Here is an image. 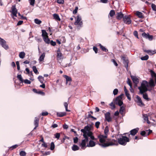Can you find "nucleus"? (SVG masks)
<instances>
[{
	"instance_id": "nucleus-1",
	"label": "nucleus",
	"mask_w": 156,
	"mask_h": 156,
	"mask_svg": "<svg viewBox=\"0 0 156 156\" xmlns=\"http://www.w3.org/2000/svg\"><path fill=\"white\" fill-rule=\"evenodd\" d=\"M81 131L83 133V136L84 138L80 144L81 148L84 150L86 147H92L94 146L96 143L93 140H96V139L93 135L92 132L89 130V127L88 126H86L84 129L81 130Z\"/></svg>"
},
{
	"instance_id": "nucleus-2",
	"label": "nucleus",
	"mask_w": 156,
	"mask_h": 156,
	"mask_svg": "<svg viewBox=\"0 0 156 156\" xmlns=\"http://www.w3.org/2000/svg\"><path fill=\"white\" fill-rule=\"evenodd\" d=\"M109 132V128L106 126L104 130L105 135L100 134L98 136L100 143L99 145L101 147L105 148L114 145H118V141L114 139H109L107 138L108 134Z\"/></svg>"
},
{
	"instance_id": "nucleus-3",
	"label": "nucleus",
	"mask_w": 156,
	"mask_h": 156,
	"mask_svg": "<svg viewBox=\"0 0 156 156\" xmlns=\"http://www.w3.org/2000/svg\"><path fill=\"white\" fill-rule=\"evenodd\" d=\"M148 87L147 82L146 81L144 80L142 83L141 86L138 88L140 90V93L143 94L144 98L146 100L149 99L147 94H144V93L148 90Z\"/></svg>"
},
{
	"instance_id": "nucleus-4",
	"label": "nucleus",
	"mask_w": 156,
	"mask_h": 156,
	"mask_svg": "<svg viewBox=\"0 0 156 156\" xmlns=\"http://www.w3.org/2000/svg\"><path fill=\"white\" fill-rule=\"evenodd\" d=\"M129 141V139L126 136H122V137L118 139L119 143L121 145H125L127 142Z\"/></svg>"
},
{
	"instance_id": "nucleus-5",
	"label": "nucleus",
	"mask_w": 156,
	"mask_h": 156,
	"mask_svg": "<svg viewBox=\"0 0 156 156\" xmlns=\"http://www.w3.org/2000/svg\"><path fill=\"white\" fill-rule=\"evenodd\" d=\"M81 20V16L79 15H78L77 16L76 21L74 23V24L76 25H77V28L78 29H80L83 27V23Z\"/></svg>"
},
{
	"instance_id": "nucleus-6",
	"label": "nucleus",
	"mask_w": 156,
	"mask_h": 156,
	"mask_svg": "<svg viewBox=\"0 0 156 156\" xmlns=\"http://www.w3.org/2000/svg\"><path fill=\"white\" fill-rule=\"evenodd\" d=\"M123 94H122L119 96L117 97L114 100V103L120 106H122V105L123 104V102L122 101Z\"/></svg>"
},
{
	"instance_id": "nucleus-7",
	"label": "nucleus",
	"mask_w": 156,
	"mask_h": 156,
	"mask_svg": "<svg viewBox=\"0 0 156 156\" xmlns=\"http://www.w3.org/2000/svg\"><path fill=\"white\" fill-rule=\"evenodd\" d=\"M123 20L124 23L127 24H129L131 23V20L130 15L124 16L123 17Z\"/></svg>"
},
{
	"instance_id": "nucleus-8",
	"label": "nucleus",
	"mask_w": 156,
	"mask_h": 156,
	"mask_svg": "<svg viewBox=\"0 0 156 156\" xmlns=\"http://www.w3.org/2000/svg\"><path fill=\"white\" fill-rule=\"evenodd\" d=\"M0 44L6 50L9 48L8 46L6 44V41L0 37Z\"/></svg>"
},
{
	"instance_id": "nucleus-9",
	"label": "nucleus",
	"mask_w": 156,
	"mask_h": 156,
	"mask_svg": "<svg viewBox=\"0 0 156 156\" xmlns=\"http://www.w3.org/2000/svg\"><path fill=\"white\" fill-rule=\"evenodd\" d=\"M121 59L123 61L124 64L125 65V67L127 69L128 67L129 61L127 58L124 56H122Z\"/></svg>"
},
{
	"instance_id": "nucleus-10",
	"label": "nucleus",
	"mask_w": 156,
	"mask_h": 156,
	"mask_svg": "<svg viewBox=\"0 0 156 156\" xmlns=\"http://www.w3.org/2000/svg\"><path fill=\"white\" fill-rule=\"evenodd\" d=\"M105 120L107 122H109L112 121V118L110 116V113L109 112H108L105 114Z\"/></svg>"
},
{
	"instance_id": "nucleus-11",
	"label": "nucleus",
	"mask_w": 156,
	"mask_h": 156,
	"mask_svg": "<svg viewBox=\"0 0 156 156\" xmlns=\"http://www.w3.org/2000/svg\"><path fill=\"white\" fill-rule=\"evenodd\" d=\"M63 56L61 52L60 49H58L57 51V59L58 60H60L63 59Z\"/></svg>"
},
{
	"instance_id": "nucleus-12",
	"label": "nucleus",
	"mask_w": 156,
	"mask_h": 156,
	"mask_svg": "<svg viewBox=\"0 0 156 156\" xmlns=\"http://www.w3.org/2000/svg\"><path fill=\"white\" fill-rule=\"evenodd\" d=\"M11 9L12 10V13L13 15L16 17H17V16L16 14L17 13V10L16 8V6L12 5L11 7Z\"/></svg>"
},
{
	"instance_id": "nucleus-13",
	"label": "nucleus",
	"mask_w": 156,
	"mask_h": 156,
	"mask_svg": "<svg viewBox=\"0 0 156 156\" xmlns=\"http://www.w3.org/2000/svg\"><path fill=\"white\" fill-rule=\"evenodd\" d=\"M139 130L138 128H136L132 129L130 131V134L132 135H135L138 132Z\"/></svg>"
},
{
	"instance_id": "nucleus-14",
	"label": "nucleus",
	"mask_w": 156,
	"mask_h": 156,
	"mask_svg": "<svg viewBox=\"0 0 156 156\" xmlns=\"http://www.w3.org/2000/svg\"><path fill=\"white\" fill-rule=\"evenodd\" d=\"M123 14L122 12H118L117 13V16L116 18L119 20H121L123 17Z\"/></svg>"
},
{
	"instance_id": "nucleus-15",
	"label": "nucleus",
	"mask_w": 156,
	"mask_h": 156,
	"mask_svg": "<svg viewBox=\"0 0 156 156\" xmlns=\"http://www.w3.org/2000/svg\"><path fill=\"white\" fill-rule=\"evenodd\" d=\"M131 77L134 83H135L136 84L138 83L139 80L136 76H131Z\"/></svg>"
},
{
	"instance_id": "nucleus-16",
	"label": "nucleus",
	"mask_w": 156,
	"mask_h": 156,
	"mask_svg": "<svg viewBox=\"0 0 156 156\" xmlns=\"http://www.w3.org/2000/svg\"><path fill=\"white\" fill-rule=\"evenodd\" d=\"M145 52L147 53L150 55H152L156 53V52L155 51H152L151 50H144Z\"/></svg>"
},
{
	"instance_id": "nucleus-17",
	"label": "nucleus",
	"mask_w": 156,
	"mask_h": 156,
	"mask_svg": "<svg viewBox=\"0 0 156 156\" xmlns=\"http://www.w3.org/2000/svg\"><path fill=\"white\" fill-rule=\"evenodd\" d=\"M148 85L151 87H154L155 86L154 82L152 79L150 80L148 83Z\"/></svg>"
},
{
	"instance_id": "nucleus-18",
	"label": "nucleus",
	"mask_w": 156,
	"mask_h": 156,
	"mask_svg": "<svg viewBox=\"0 0 156 156\" xmlns=\"http://www.w3.org/2000/svg\"><path fill=\"white\" fill-rule=\"evenodd\" d=\"M143 116L144 119L145 121H147V124H150L151 122L148 120V118L147 115V114H144L143 115Z\"/></svg>"
},
{
	"instance_id": "nucleus-19",
	"label": "nucleus",
	"mask_w": 156,
	"mask_h": 156,
	"mask_svg": "<svg viewBox=\"0 0 156 156\" xmlns=\"http://www.w3.org/2000/svg\"><path fill=\"white\" fill-rule=\"evenodd\" d=\"M135 14L139 18H141L144 17L143 14L140 12L138 11H136Z\"/></svg>"
},
{
	"instance_id": "nucleus-20",
	"label": "nucleus",
	"mask_w": 156,
	"mask_h": 156,
	"mask_svg": "<svg viewBox=\"0 0 156 156\" xmlns=\"http://www.w3.org/2000/svg\"><path fill=\"white\" fill-rule=\"evenodd\" d=\"M137 100H138L137 103H138L139 105L141 106L142 105H144V104L142 102L141 99L139 96H137Z\"/></svg>"
},
{
	"instance_id": "nucleus-21",
	"label": "nucleus",
	"mask_w": 156,
	"mask_h": 156,
	"mask_svg": "<svg viewBox=\"0 0 156 156\" xmlns=\"http://www.w3.org/2000/svg\"><path fill=\"white\" fill-rule=\"evenodd\" d=\"M125 110V107L123 106L120 107L119 112L120 114L122 115L123 114V112Z\"/></svg>"
},
{
	"instance_id": "nucleus-22",
	"label": "nucleus",
	"mask_w": 156,
	"mask_h": 156,
	"mask_svg": "<svg viewBox=\"0 0 156 156\" xmlns=\"http://www.w3.org/2000/svg\"><path fill=\"white\" fill-rule=\"evenodd\" d=\"M66 113L65 112H58L57 113V116L58 117H62L65 115Z\"/></svg>"
},
{
	"instance_id": "nucleus-23",
	"label": "nucleus",
	"mask_w": 156,
	"mask_h": 156,
	"mask_svg": "<svg viewBox=\"0 0 156 156\" xmlns=\"http://www.w3.org/2000/svg\"><path fill=\"white\" fill-rule=\"evenodd\" d=\"M43 38L44 41L46 43L49 44L50 43V40L49 39L48 36L45 37H44Z\"/></svg>"
},
{
	"instance_id": "nucleus-24",
	"label": "nucleus",
	"mask_w": 156,
	"mask_h": 156,
	"mask_svg": "<svg viewBox=\"0 0 156 156\" xmlns=\"http://www.w3.org/2000/svg\"><path fill=\"white\" fill-rule=\"evenodd\" d=\"M42 36L43 37V38L44 37H45L48 36V33H47L46 31L44 30H42Z\"/></svg>"
},
{
	"instance_id": "nucleus-25",
	"label": "nucleus",
	"mask_w": 156,
	"mask_h": 156,
	"mask_svg": "<svg viewBox=\"0 0 156 156\" xmlns=\"http://www.w3.org/2000/svg\"><path fill=\"white\" fill-rule=\"evenodd\" d=\"M38 123L39 119L38 118L36 117L34 121V124L35 126H36V127H37L38 126Z\"/></svg>"
},
{
	"instance_id": "nucleus-26",
	"label": "nucleus",
	"mask_w": 156,
	"mask_h": 156,
	"mask_svg": "<svg viewBox=\"0 0 156 156\" xmlns=\"http://www.w3.org/2000/svg\"><path fill=\"white\" fill-rule=\"evenodd\" d=\"M25 55V53L24 51H22L19 54V56L20 58L23 59V58Z\"/></svg>"
},
{
	"instance_id": "nucleus-27",
	"label": "nucleus",
	"mask_w": 156,
	"mask_h": 156,
	"mask_svg": "<svg viewBox=\"0 0 156 156\" xmlns=\"http://www.w3.org/2000/svg\"><path fill=\"white\" fill-rule=\"evenodd\" d=\"M45 56V53H43L40 57V58L39 59V61L40 62H42L43 61L44 59Z\"/></svg>"
},
{
	"instance_id": "nucleus-28",
	"label": "nucleus",
	"mask_w": 156,
	"mask_h": 156,
	"mask_svg": "<svg viewBox=\"0 0 156 156\" xmlns=\"http://www.w3.org/2000/svg\"><path fill=\"white\" fill-rule=\"evenodd\" d=\"M54 18L56 20L60 21V19L58 15L57 14H53Z\"/></svg>"
},
{
	"instance_id": "nucleus-29",
	"label": "nucleus",
	"mask_w": 156,
	"mask_h": 156,
	"mask_svg": "<svg viewBox=\"0 0 156 156\" xmlns=\"http://www.w3.org/2000/svg\"><path fill=\"white\" fill-rule=\"evenodd\" d=\"M99 45L100 48L102 49V51L105 52H107L108 51V50L105 47L102 46L101 44H99Z\"/></svg>"
},
{
	"instance_id": "nucleus-30",
	"label": "nucleus",
	"mask_w": 156,
	"mask_h": 156,
	"mask_svg": "<svg viewBox=\"0 0 156 156\" xmlns=\"http://www.w3.org/2000/svg\"><path fill=\"white\" fill-rule=\"evenodd\" d=\"M64 77L66 79V84H67L68 82H70L71 81V78L67 75H64Z\"/></svg>"
},
{
	"instance_id": "nucleus-31",
	"label": "nucleus",
	"mask_w": 156,
	"mask_h": 156,
	"mask_svg": "<svg viewBox=\"0 0 156 156\" xmlns=\"http://www.w3.org/2000/svg\"><path fill=\"white\" fill-rule=\"evenodd\" d=\"M38 79L39 81L41 83H43L44 78L42 76H39L38 77Z\"/></svg>"
},
{
	"instance_id": "nucleus-32",
	"label": "nucleus",
	"mask_w": 156,
	"mask_h": 156,
	"mask_svg": "<svg viewBox=\"0 0 156 156\" xmlns=\"http://www.w3.org/2000/svg\"><path fill=\"white\" fill-rule=\"evenodd\" d=\"M79 149V147L76 145H74L72 147V149L73 151H76Z\"/></svg>"
},
{
	"instance_id": "nucleus-33",
	"label": "nucleus",
	"mask_w": 156,
	"mask_h": 156,
	"mask_svg": "<svg viewBox=\"0 0 156 156\" xmlns=\"http://www.w3.org/2000/svg\"><path fill=\"white\" fill-rule=\"evenodd\" d=\"M32 69L34 72L36 74H39V72L35 66H33Z\"/></svg>"
},
{
	"instance_id": "nucleus-34",
	"label": "nucleus",
	"mask_w": 156,
	"mask_h": 156,
	"mask_svg": "<svg viewBox=\"0 0 156 156\" xmlns=\"http://www.w3.org/2000/svg\"><path fill=\"white\" fill-rule=\"evenodd\" d=\"M17 78L22 83H23V80L21 75H18L17 76Z\"/></svg>"
},
{
	"instance_id": "nucleus-35",
	"label": "nucleus",
	"mask_w": 156,
	"mask_h": 156,
	"mask_svg": "<svg viewBox=\"0 0 156 156\" xmlns=\"http://www.w3.org/2000/svg\"><path fill=\"white\" fill-rule=\"evenodd\" d=\"M115 12L114 10H112L110 11L109 15L111 17H112L115 15Z\"/></svg>"
},
{
	"instance_id": "nucleus-36",
	"label": "nucleus",
	"mask_w": 156,
	"mask_h": 156,
	"mask_svg": "<svg viewBox=\"0 0 156 156\" xmlns=\"http://www.w3.org/2000/svg\"><path fill=\"white\" fill-rule=\"evenodd\" d=\"M126 95L127 96L128 99L129 100H131V97L129 94L128 93V91L125 92Z\"/></svg>"
},
{
	"instance_id": "nucleus-37",
	"label": "nucleus",
	"mask_w": 156,
	"mask_h": 156,
	"mask_svg": "<svg viewBox=\"0 0 156 156\" xmlns=\"http://www.w3.org/2000/svg\"><path fill=\"white\" fill-rule=\"evenodd\" d=\"M34 22L36 24H40L41 23V21L37 19H35L34 20Z\"/></svg>"
},
{
	"instance_id": "nucleus-38",
	"label": "nucleus",
	"mask_w": 156,
	"mask_h": 156,
	"mask_svg": "<svg viewBox=\"0 0 156 156\" xmlns=\"http://www.w3.org/2000/svg\"><path fill=\"white\" fill-rule=\"evenodd\" d=\"M149 56L148 55H146L144 56L141 58V59L142 60H146L148 59Z\"/></svg>"
},
{
	"instance_id": "nucleus-39",
	"label": "nucleus",
	"mask_w": 156,
	"mask_h": 156,
	"mask_svg": "<svg viewBox=\"0 0 156 156\" xmlns=\"http://www.w3.org/2000/svg\"><path fill=\"white\" fill-rule=\"evenodd\" d=\"M29 2L31 5L32 6H34V5L35 0H29Z\"/></svg>"
},
{
	"instance_id": "nucleus-40",
	"label": "nucleus",
	"mask_w": 156,
	"mask_h": 156,
	"mask_svg": "<svg viewBox=\"0 0 156 156\" xmlns=\"http://www.w3.org/2000/svg\"><path fill=\"white\" fill-rule=\"evenodd\" d=\"M26 153L24 151H21L20 153V156H25Z\"/></svg>"
},
{
	"instance_id": "nucleus-41",
	"label": "nucleus",
	"mask_w": 156,
	"mask_h": 156,
	"mask_svg": "<svg viewBox=\"0 0 156 156\" xmlns=\"http://www.w3.org/2000/svg\"><path fill=\"white\" fill-rule=\"evenodd\" d=\"M35 40L38 42H40L42 41V40L41 38H38L37 37H35Z\"/></svg>"
},
{
	"instance_id": "nucleus-42",
	"label": "nucleus",
	"mask_w": 156,
	"mask_h": 156,
	"mask_svg": "<svg viewBox=\"0 0 156 156\" xmlns=\"http://www.w3.org/2000/svg\"><path fill=\"white\" fill-rule=\"evenodd\" d=\"M55 148V144L53 142H51V144L50 149L53 150Z\"/></svg>"
},
{
	"instance_id": "nucleus-43",
	"label": "nucleus",
	"mask_w": 156,
	"mask_h": 156,
	"mask_svg": "<svg viewBox=\"0 0 156 156\" xmlns=\"http://www.w3.org/2000/svg\"><path fill=\"white\" fill-rule=\"evenodd\" d=\"M100 124V122L98 121L97 122H95V126L97 129L99 128Z\"/></svg>"
},
{
	"instance_id": "nucleus-44",
	"label": "nucleus",
	"mask_w": 156,
	"mask_h": 156,
	"mask_svg": "<svg viewBox=\"0 0 156 156\" xmlns=\"http://www.w3.org/2000/svg\"><path fill=\"white\" fill-rule=\"evenodd\" d=\"M64 105L66 108V110L67 112H69L70 111L68 110L67 109L68 104L66 102H65L64 103Z\"/></svg>"
},
{
	"instance_id": "nucleus-45",
	"label": "nucleus",
	"mask_w": 156,
	"mask_h": 156,
	"mask_svg": "<svg viewBox=\"0 0 156 156\" xmlns=\"http://www.w3.org/2000/svg\"><path fill=\"white\" fill-rule=\"evenodd\" d=\"M151 7L153 10L156 11V6L155 4L153 3L152 4Z\"/></svg>"
},
{
	"instance_id": "nucleus-46",
	"label": "nucleus",
	"mask_w": 156,
	"mask_h": 156,
	"mask_svg": "<svg viewBox=\"0 0 156 156\" xmlns=\"http://www.w3.org/2000/svg\"><path fill=\"white\" fill-rule=\"evenodd\" d=\"M18 146V145L15 144V145H14L11 147H10L9 149L11 150H12L13 149L16 148Z\"/></svg>"
},
{
	"instance_id": "nucleus-47",
	"label": "nucleus",
	"mask_w": 156,
	"mask_h": 156,
	"mask_svg": "<svg viewBox=\"0 0 156 156\" xmlns=\"http://www.w3.org/2000/svg\"><path fill=\"white\" fill-rule=\"evenodd\" d=\"M55 138L58 139L60 136V134L59 133H56L54 135Z\"/></svg>"
},
{
	"instance_id": "nucleus-48",
	"label": "nucleus",
	"mask_w": 156,
	"mask_h": 156,
	"mask_svg": "<svg viewBox=\"0 0 156 156\" xmlns=\"http://www.w3.org/2000/svg\"><path fill=\"white\" fill-rule=\"evenodd\" d=\"M23 81L25 83L27 84H30L31 83V81L27 79L25 80H23Z\"/></svg>"
},
{
	"instance_id": "nucleus-49",
	"label": "nucleus",
	"mask_w": 156,
	"mask_h": 156,
	"mask_svg": "<svg viewBox=\"0 0 156 156\" xmlns=\"http://www.w3.org/2000/svg\"><path fill=\"white\" fill-rule=\"evenodd\" d=\"M133 35L136 37L137 38H139L138 37V33L136 31H135L133 32Z\"/></svg>"
},
{
	"instance_id": "nucleus-50",
	"label": "nucleus",
	"mask_w": 156,
	"mask_h": 156,
	"mask_svg": "<svg viewBox=\"0 0 156 156\" xmlns=\"http://www.w3.org/2000/svg\"><path fill=\"white\" fill-rule=\"evenodd\" d=\"M57 2L59 4H63L64 3V0H57Z\"/></svg>"
},
{
	"instance_id": "nucleus-51",
	"label": "nucleus",
	"mask_w": 156,
	"mask_h": 156,
	"mask_svg": "<svg viewBox=\"0 0 156 156\" xmlns=\"http://www.w3.org/2000/svg\"><path fill=\"white\" fill-rule=\"evenodd\" d=\"M118 90L117 89H115L113 91V93L115 95H116L118 93Z\"/></svg>"
},
{
	"instance_id": "nucleus-52",
	"label": "nucleus",
	"mask_w": 156,
	"mask_h": 156,
	"mask_svg": "<svg viewBox=\"0 0 156 156\" xmlns=\"http://www.w3.org/2000/svg\"><path fill=\"white\" fill-rule=\"evenodd\" d=\"M143 36L146 38H147L148 36L149 35L148 34H147L145 33H144L142 34Z\"/></svg>"
},
{
	"instance_id": "nucleus-53",
	"label": "nucleus",
	"mask_w": 156,
	"mask_h": 156,
	"mask_svg": "<svg viewBox=\"0 0 156 156\" xmlns=\"http://www.w3.org/2000/svg\"><path fill=\"white\" fill-rule=\"evenodd\" d=\"M78 138L76 137L73 138V142L74 143H77L78 142Z\"/></svg>"
},
{
	"instance_id": "nucleus-54",
	"label": "nucleus",
	"mask_w": 156,
	"mask_h": 156,
	"mask_svg": "<svg viewBox=\"0 0 156 156\" xmlns=\"http://www.w3.org/2000/svg\"><path fill=\"white\" fill-rule=\"evenodd\" d=\"M50 43L53 46H55L56 44V42L55 41H53L52 40L51 41Z\"/></svg>"
},
{
	"instance_id": "nucleus-55",
	"label": "nucleus",
	"mask_w": 156,
	"mask_h": 156,
	"mask_svg": "<svg viewBox=\"0 0 156 156\" xmlns=\"http://www.w3.org/2000/svg\"><path fill=\"white\" fill-rule=\"evenodd\" d=\"M78 7L76 6L75 7V9L74 10H73V14H76L77 12V11L78 9Z\"/></svg>"
},
{
	"instance_id": "nucleus-56",
	"label": "nucleus",
	"mask_w": 156,
	"mask_h": 156,
	"mask_svg": "<svg viewBox=\"0 0 156 156\" xmlns=\"http://www.w3.org/2000/svg\"><path fill=\"white\" fill-rule=\"evenodd\" d=\"M112 61L114 65L115 66H118V64L116 62V61L114 59H112Z\"/></svg>"
},
{
	"instance_id": "nucleus-57",
	"label": "nucleus",
	"mask_w": 156,
	"mask_h": 156,
	"mask_svg": "<svg viewBox=\"0 0 156 156\" xmlns=\"http://www.w3.org/2000/svg\"><path fill=\"white\" fill-rule=\"evenodd\" d=\"M93 49L95 53H97L98 51V49L97 48L95 47H94L93 48Z\"/></svg>"
},
{
	"instance_id": "nucleus-58",
	"label": "nucleus",
	"mask_w": 156,
	"mask_h": 156,
	"mask_svg": "<svg viewBox=\"0 0 156 156\" xmlns=\"http://www.w3.org/2000/svg\"><path fill=\"white\" fill-rule=\"evenodd\" d=\"M41 146L45 148H46L48 147V145L47 143L45 142L43 143L42 144Z\"/></svg>"
},
{
	"instance_id": "nucleus-59",
	"label": "nucleus",
	"mask_w": 156,
	"mask_h": 156,
	"mask_svg": "<svg viewBox=\"0 0 156 156\" xmlns=\"http://www.w3.org/2000/svg\"><path fill=\"white\" fill-rule=\"evenodd\" d=\"M153 38V36L152 35H150L149 34L147 38H148L150 40H152Z\"/></svg>"
},
{
	"instance_id": "nucleus-60",
	"label": "nucleus",
	"mask_w": 156,
	"mask_h": 156,
	"mask_svg": "<svg viewBox=\"0 0 156 156\" xmlns=\"http://www.w3.org/2000/svg\"><path fill=\"white\" fill-rule=\"evenodd\" d=\"M32 33L31 32H30L29 34V35L30 37L28 38V40L29 41H30V38H31V37H34L32 35Z\"/></svg>"
},
{
	"instance_id": "nucleus-61",
	"label": "nucleus",
	"mask_w": 156,
	"mask_h": 156,
	"mask_svg": "<svg viewBox=\"0 0 156 156\" xmlns=\"http://www.w3.org/2000/svg\"><path fill=\"white\" fill-rule=\"evenodd\" d=\"M110 105L112 107V109H113L115 108V105L113 104V103L112 102L110 104Z\"/></svg>"
},
{
	"instance_id": "nucleus-62",
	"label": "nucleus",
	"mask_w": 156,
	"mask_h": 156,
	"mask_svg": "<svg viewBox=\"0 0 156 156\" xmlns=\"http://www.w3.org/2000/svg\"><path fill=\"white\" fill-rule=\"evenodd\" d=\"M58 126V125L57 124H53L51 126V127H52L53 128H55L56 127H57Z\"/></svg>"
},
{
	"instance_id": "nucleus-63",
	"label": "nucleus",
	"mask_w": 156,
	"mask_h": 156,
	"mask_svg": "<svg viewBox=\"0 0 156 156\" xmlns=\"http://www.w3.org/2000/svg\"><path fill=\"white\" fill-rule=\"evenodd\" d=\"M48 114V113L47 112H43L42 113V115L43 116H46Z\"/></svg>"
},
{
	"instance_id": "nucleus-64",
	"label": "nucleus",
	"mask_w": 156,
	"mask_h": 156,
	"mask_svg": "<svg viewBox=\"0 0 156 156\" xmlns=\"http://www.w3.org/2000/svg\"><path fill=\"white\" fill-rule=\"evenodd\" d=\"M146 132L145 131H141V132L140 133V134L143 136H144L145 134H146Z\"/></svg>"
}]
</instances>
